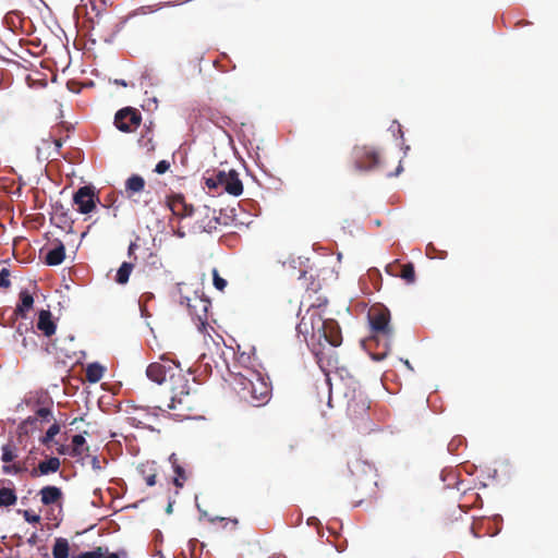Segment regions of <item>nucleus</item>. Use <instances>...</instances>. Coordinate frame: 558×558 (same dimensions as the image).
<instances>
[{
	"label": "nucleus",
	"instance_id": "5701e85b",
	"mask_svg": "<svg viewBox=\"0 0 558 558\" xmlns=\"http://www.w3.org/2000/svg\"><path fill=\"white\" fill-rule=\"evenodd\" d=\"M170 461L172 462L173 470H174V473H175V476L173 478V484L178 488H182L184 483H185V481L187 480V475L185 473V470L183 469V466L178 464V459L175 458L174 453L170 456Z\"/></svg>",
	"mask_w": 558,
	"mask_h": 558
},
{
	"label": "nucleus",
	"instance_id": "2f4dec72",
	"mask_svg": "<svg viewBox=\"0 0 558 558\" xmlns=\"http://www.w3.org/2000/svg\"><path fill=\"white\" fill-rule=\"evenodd\" d=\"M60 426L59 424L54 423L52 424L46 432V434L41 437L40 441L45 446H49V444L52 441L53 437L59 434Z\"/></svg>",
	"mask_w": 558,
	"mask_h": 558
},
{
	"label": "nucleus",
	"instance_id": "f704fd0d",
	"mask_svg": "<svg viewBox=\"0 0 558 558\" xmlns=\"http://www.w3.org/2000/svg\"><path fill=\"white\" fill-rule=\"evenodd\" d=\"M213 280L215 288L218 289L219 291H223L225 288L227 287V280L220 277L217 269L213 270Z\"/></svg>",
	"mask_w": 558,
	"mask_h": 558
},
{
	"label": "nucleus",
	"instance_id": "f3484780",
	"mask_svg": "<svg viewBox=\"0 0 558 558\" xmlns=\"http://www.w3.org/2000/svg\"><path fill=\"white\" fill-rule=\"evenodd\" d=\"M37 328L43 331L46 337H50L56 332V324L52 320L50 311L41 310L39 312Z\"/></svg>",
	"mask_w": 558,
	"mask_h": 558
},
{
	"label": "nucleus",
	"instance_id": "e433bc0d",
	"mask_svg": "<svg viewBox=\"0 0 558 558\" xmlns=\"http://www.w3.org/2000/svg\"><path fill=\"white\" fill-rule=\"evenodd\" d=\"M170 168V162L167 160L159 161L155 167V172L158 174L166 173Z\"/></svg>",
	"mask_w": 558,
	"mask_h": 558
},
{
	"label": "nucleus",
	"instance_id": "bb28decb",
	"mask_svg": "<svg viewBox=\"0 0 558 558\" xmlns=\"http://www.w3.org/2000/svg\"><path fill=\"white\" fill-rule=\"evenodd\" d=\"M107 549L101 546L96 547L92 551L81 553L78 555H73L71 558H120L117 554L111 553L106 556Z\"/></svg>",
	"mask_w": 558,
	"mask_h": 558
},
{
	"label": "nucleus",
	"instance_id": "aec40b11",
	"mask_svg": "<svg viewBox=\"0 0 558 558\" xmlns=\"http://www.w3.org/2000/svg\"><path fill=\"white\" fill-rule=\"evenodd\" d=\"M389 267L391 269L397 268V267L400 268L399 272H392V274L401 277L407 283L411 284V283L415 282V269H414V265L412 263H408V264H403V265L395 264V265H390Z\"/></svg>",
	"mask_w": 558,
	"mask_h": 558
},
{
	"label": "nucleus",
	"instance_id": "c9c22d12",
	"mask_svg": "<svg viewBox=\"0 0 558 558\" xmlns=\"http://www.w3.org/2000/svg\"><path fill=\"white\" fill-rule=\"evenodd\" d=\"M23 518L28 523H39V521H40V515L34 513L31 510H24L23 511Z\"/></svg>",
	"mask_w": 558,
	"mask_h": 558
},
{
	"label": "nucleus",
	"instance_id": "a878e982",
	"mask_svg": "<svg viewBox=\"0 0 558 558\" xmlns=\"http://www.w3.org/2000/svg\"><path fill=\"white\" fill-rule=\"evenodd\" d=\"M133 268H134L133 263L123 262L117 271L116 279H114L116 282L119 284H122V286L128 283Z\"/></svg>",
	"mask_w": 558,
	"mask_h": 558
},
{
	"label": "nucleus",
	"instance_id": "0eeeda50",
	"mask_svg": "<svg viewBox=\"0 0 558 558\" xmlns=\"http://www.w3.org/2000/svg\"><path fill=\"white\" fill-rule=\"evenodd\" d=\"M113 124L120 132L133 133L142 124V113L136 108L124 107L116 112Z\"/></svg>",
	"mask_w": 558,
	"mask_h": 558
},
{
	"label": "nucleus",
	"instance_id": "b1692460",
	"mask_svg": "<svg viewBox=\"0 0 558 558\" xmlns=\"http://www.w3.org/2000/svg\"><path fill=\"white\" fill-rule=\"evenodd\" d=\"M105 367L99 363H90L85 371L86 379L89 383H98L104 376Z\"/></svg>",
	"mask_w": 558,
	"mask_h": 558
},
{
	"label": "nucleus",
	"instance_id": "ddd939ff",
	"mask_svg": "<svg viewBox=\"0 0 558 558\" xmlns=\"http://www.w3.org/2000/svg\"><path fill=\"white\" fill-rule=\"evenodd\" d=\"M137 145L146 155H151L156 150L153 123H149V125H144L143 130L141 131V135L137 138Z\"/></svg>",
	"mask_w": 558,
	"mask_h": 558
},
{
	"label": "nucleus",
	"instance_id": "a18cd8bd",
	"mask_svg": "<svg viewBox=\"0 0 558 558\" xmlns=\"http://www.w3.org/2000/svg\"><path fill=\"white\" fill-rule=\"evenodd\" d=\"M36 538H37L36 534H33V535L27 539V543H28L29 545H34V544L36 543Z\"/></svg>",
	"mask_w": 558,
	"mask_h": 558
},
{
	"label": "nucleus",
	"instance_id": "39448f33",
	"mask_svg": "<svg viewBox=\"0 0 558 558\" xmlns=\"http://www.w3.org/2000/svg\"><path fill=\"white\" fill-rule=\"evenodd\" d=\"M204 180L205 185L210 191L221 190L232 196H240L243 193V183L240 180L238 171L234 169H230L229 171H207V175L204 177Z\"/></svg>",
	"mask_w": 558,
	"mask_h": 558
},
{
	"label": "nucleus",
	"instance_id": "412c9836",
	"mask_svg": "<svg viewBox=\"0 0 558 558\" xmlns=\"http://www.w3.org/2000/svg\"><path fill=\"white\" fill-rule=\"evenodd\" d=\"M145 187V180L138 174H132L125 181V192L129 197L135 193H141Z\"/></svg>",
	"mask_w": 558,
	"mask_h": 558
},
{
	"label": "nucleus",
	"instance_id": "f03ea898",
	"mask_svg": "<svg viewBox=\"0 0 558 558\" xmlns=\"http://www.w3.org/2000/svg\"><path fill=\"white\" fill-rule=\"evenodd\" d=\"M231 385L241 400L253 407H262L271 398V385L262 371L247 365H234Z\"/></svg>",
	"mask_w": 558,
	"mask_h": 558
},
{
	"label": "nucleus",
	"instance_id": "20e7f679",
	"mask_svg": "<svg viewBox=\"0 0 558 558\" xmlns=\"http://www.w3.org/2000/svg\"><path fill=\"white\" fill-rule=\"evenodd\" d=\"M368 319L374 333L373 339L368 342V348L374 342L379 345L383 341V348L378 352H371L372 360L380 362L387 357L391 349V339L393 336L392 328L390 327V312L384 306H373L368 312Z\"/></svg>",
	"mask_w": 558,
	"mask_h": 558
},
{
	"label": "nucleus",
	"instance_id": "423d86ee",
	"mask_svg": "<svg viewBox=\"0 0 558 558\" xmlns=\"http://www.w3.org/2000/svg\"><path fill=\"white\" fill-rule=\"evenodd\" d=\"M347 399V412L351 417H360L367 413L369 401L356 381L341 384L338 387Z\"/></svg>",
	"mask_w": 558,
	"mask_h": 558
},
{
	"label": "nucleus",
	"instance_id": "de8ad7c7",
	"mask_svg": "<svg viewBox=\"0 0 558 558\" xmlns=\"http://www.w3.org/2000/svg\"><path fill=\"white\" fill-rule=\"evenodd\" d=\"M13 15H16V14L14 12L8 13L7 16H5V20L9 21L10 19L13 17Z\"/></svg>",
	"mask_w": 558,
	"mask_h": 558
},
{
	"label": "nucleus",
	"instance_id": "79ce46f5",
	"mask_svg": "<svg viewBox=\"0 0 558 558\" xmlns=\"http://www.w3.org/2000/svg\"><path fill=\"white\" fill-rule=\"evenodd\" d=\"M49 140L54 144L57 151L62 147L61 138H52V136H50Z\"/></svg>",
	"mask_w": 558,
	"mask_h": 558
},
{
	"label": "nucleus",
	"instance_id": "c756f323",
	"mask_svg": "<svg viewBox=\"0 0 558 558\" xmlns=\"http://www.w3.org/2000/svg\"><path fill=\"white\" fill-rule=\"evenodd\" d=\"M298 280L300 281L301 286L303 288H305L306 290H308V289L316 290V288L318 286L316 283L313 272L308 271V270H300Z\"/></svg>",
	"mask_w": 558,
	"mask_h": 558
},
{
	"label": "nucleus",
	"instance_id": "49530a36",
	"mask_svg": "<svg viewBox=\"0 0 558 558\" xmlns=\"http://www.w3.org/2000/svg\"><path fill=\"white\" fill-rule=\"evenodd\" d=\"M58 452L60 454H64L65 453V447L64 446H61L60 448H58Z\"/></svg>",
	"mask_w": 558,
	"mask_h": 558
},
{
	"label": "nucleus",
	"instance_id": "7c9ffc66",
	"mask_svg": "<svg viewBox=\"0 0 558 558\" xmlns=\"http://www.w3.org/2000/svg\"><path fill=\"white\" fill-rule=\"evenodd\" d=\"M86 440L85 437L81 434L74 435L72 437V450L70 454L72 457H78L83 452V446L85 445Z\"/></svg>",
	"mask_w": 558,
	"mask_h": 558
},
{
	"label": "nucleus",
	"instance_id": "6e6552de",
	"mask_svg": "<svg viewBox=\"0 0 558 558\" xmlns=\"http://www.w3.org/2000/svg\"><path fill=\"white\" fill-rule=\"evenodd\" d=\"M352 155L355 169L357 170L368 171L379 166V153L373 147L355 146L353 148Z\"/></svg>",
	"mask_w": 558,
	"mask_h": 558
},
{
	"label": "nucleus",
	"instance_id": "8fccbe9b",
	"mask_svg": "<svg viewBox=\"0 0 558 558\" xmlns=\"http://www.w3.org/2000/svg\"><path fill=\"white\" fill-rule=\"evenodd\" d=\"M167 511H168V512H170V511H171V505H169V506H168Z\"/></svg>",
	"mask_w": 558,
	"mask_h": 558
},
{
	"label": "nucleus",
	"instance_id": "c03bdc74",
	"mask_svg": "<svg viewBox=\"0 0 558 558\" xmlns=\"http://www.w3.org/2000/svg\"><path fill=\"white\" fill-rule=\"evenodd\" d=\"M92 464H93V468H94V469H100L99 460L97 459V457H94V458H93V460H92Z\"/></svg>",
	"mask_w": 558,
	"mask_h": 558
},
{
	"label": "nucleus",
	"instance_id": "7ed1b4c3",
	"mask_svg": "<svg viewBox=\"0 0 558 558\" xmlns=\"http://www.w3.org/2000/svg\"><path fill=\"white\" fill-rule=\"evenodd\" d=\"M299 333L305 339L310 336L319 343L322 340L332 347H339L342 342V335L339 324L335 319H325L318 308H310L296 326Z\"/></svg>",
	"mask_w": 558,
	"mask_h": 558
},
{
	"label": "nucleus",
	"instance_id": "f8f14e48",
	"mask_svg": "<svg viewBox=\"0 0 558 558\" xmlns=\"http://www.w3.org/2000/svg\"><path fill=\"white\" fill-rule=\"evenodd\" d=\"M187 306L190 308V313L192 315H195L198 320L201 322V325L205 327L206 320H207V308L209 305V302L205 299H202L197 295H194L193 298H187Z\"/></svg>",
	"mask_w": 558,
	"mask_h": 558
},
{
	"label": "nucleus",
	"instance_id": "1a4fd4ad",
	"mask_svg": "<svg viewBox=\"0 0 558 558\" xmlns=\"http://www.w3.org/2000/svg\"><path fill=\"white\" fill-rule=\"evenodd\" d=\"M194 215L197 216L195 227L203 232H211L220 225V218L216 210L209 206H199L195 208Z\"/></svg>",
	"mask_w": 558,
	"mask_h": 558
},
{
	"label": "nucleus",
	"instance_id": "473e14b6",
	"mask_svg": "<svg viewBox=\"0 0 558 558\" xmlns=\"http://www.w3.org/2000/svg\"><path fill=\"white\" fill-rule=\"evenodd\" d=\"M16 332L21 336H23L22 343L25 348H35L36 341H35V332L33 330H26V335H23L22 329L19 327Z\"/></svg>",
	"mask_w": 558,
	"mask_h": 558
},
{
	"label": "nucleus",
	"instance_id": "f257e3e1",
	"mask_svg": "<svg viewBox=\"0 0 558 558\" xmlns=\"http://www.w3.org/2000/svg\"><path fill=\"white\" fill-rule=\"evenodd\" d=\"M146 375L158 385L163 386L168 401L157 405L159 410H172L174 415L187 418L198 405L197 391L190 383V374H184L180 363L162 355L160 362L150 363Z\"/></svg>",
	"mask_w": 558,
	"mask_h": 558
},
{
	"label": "nucleus",
	"instance_id": "a19ab883",
	"mask_svg": "<svg viewBox=\"0 0 558 558\" xmlns=\"http://www.w3.org/2000/svg\"><path fill=\"white\" fill-rule=\"evenodd\" d=\"M59 208L61 209L60 220L62 222H66L69 220L66 211L63 210V206L62 205H57L56 206V210H58Z\"/></svg>",
	"mask_w": 558,
	"mask_h": 558
},
{
	"label": "nucleus",
	"instance_id": "4c0bfd02",
	"mask_svg": "<svg viewBox=\"0 0 558 558\" xmlns=\"http://www.w3.org/2000/svg\"><path fill=\"white\" fill-rule=\"evenodd\" d=\"M13 474H20L25 472L27 469L24 463L15 462L12 464Z\"/></svg>",
	"mask_w": 558,
	"mask_h": 558
},
{
	"label": "nucleus",
	"instance_id": "9d476101",
	"mask_svg": "<svg viewBox=\"0 0 558 558\" xmlns=\"http://www.w3.org/2000/svg\"><path fill=\"white\" fill-rule=\"evenodd\" d=\"M99 201L95 194L94 187L85 185L81 186L73 195V203L77 206L80 214H89L96 207V202Z\"/></svg>",
	"mask_w": 558,
	"mask_h": 558
},
{
	"label": "nucleus",
	"instance_id": "9b49d317",
	"mask_svg": "<svg viewBox=\"0 0 558 558\" xmlns=\"http://www.w3.org/2000/svg\"><path fill=\"white\" fill-rule=\"evenodd\" d=\"M167 205L173 215L179 217H190L194 215L195 208L187 204L182 194H172L167 196Z\"/></svg>",
	"mask_w": 558,
	"mask_h": 558
},
{
	"label": "nucleus",
	"instance_id": "a211bd4d",
	"mask_svg": "<svg viewBox=\"0 0 558 558\" xmlns=\"http://www.w3.org/2000/svg\"><path fill=\"white\" fill-rule=\"evenodd\" d=\"M137 470L142 478L147 484V486L156 485L157 466L154 461H147L145 463L140 464Z\"/></svg>",
	"mask_w": 558,
	"mask_h": 558
},
{
	"label": "nucleus",
	"instance_id": "393cba45",
	"mask_svg": "<svg viewBox=\"0 0 558 558\" xmlns=\"http://www.w3.org/2000/svg\"><path fill=\"white\" fill-rule=\"evenodd\" d=\"M316 357H317V363H318L320 369L324 372V374L326 376V385L328 386V405L331 407L332 388H331L330 377H329L330 372L326 367L327 365H330V359L326 360L323 353H320V354L317 353Z\"/></svg>",
	"mask_w": 558,
	"mask_h": 558
},
{
	"label": "nucleus",
	"instance_id": "2eb2a0df",
	"mask_svg": "<svg viewBox=\"0 0 558 558\" xmlns=\"http://www.w3.org/2000/svg\"><path fill=\"white\" fill-rule=\"evenodd\" d=\"M60 465H61V462H60L59 458L50 457L49 459H47L45 461H40L38 463L37 468H34L31 471V476L32 477H37V476H40V475H47V474H50V473H56V472L59 471Z\"/></svg>",
	"mask_w": 558,
	"mask_h": 558
},
{
	"label": "nucleus",
	"instance_id": "72a5a7b5",
	"mask_svg": "<svg viewBox=\"0 0 558 558\" xmlns=\"http://www.w3.org/2000/svg\"><path fill=\"white\" fill-rule=\"evenodd\" d=\"M10 269L9 268H2L0 270V288L2 289H9L11 287V280H10Z\"/></svg>",
	"mask_w": 558,
	"mask_h": 558
},
{
	"label": "nucleus",
	"instance_id": "4be33fe9",
	"mask_svg": "<svg viewBox=\"0 0 558 558\" xmlns=\"http://www.w3.org/2000/svg\"><path fill=\"white\" fill-rule=\"evenodd\" d=\"M53 558H69L70 557V544L64 537H57L52 547Z\"/></svg>",
	"mask_w": 558,
	"mask_h": 558
},
{
	"label": "nucleus",
	"instance_id": "09e8293b",
	"mask_svg": "<svg viewBox=\"0 0 558 558\" xmlns=\"http://www.w3.org/2000/svg\"><path fill=\"white\" fill-rule=\"evenodd\" d=\"M120 84H121L122 86H126V84H125V82H124V81H120Z\"/></svg>",
	"mask_w": 558,
	"mask_h": 558
},
{
	"label": "nucleus",
	"instance_id": "58836bf2",
	"mask_svg": "<svg viewBox=\"0 0 558 558\" xmlns=\"http://www.w3.org/2000/svg\"><path fill=\"white\" fill-rule=\"evenodd\" d=\"M50 414H51V411H50V409H48V408H39V409L36 411V415H37L38 417H41V418H47Z\"/></svg>",
	"mask_w": 558,
	"mask_h": 558
},
{
	"label": "nucleus",
	"instance_id": "c85d7f7f",
	"mask_svg": "<svg viewBox=\"0 0 558 558\" xmlns=\"http://www.w3.org/2000/svg\"><path fill=\"white\" fill-rule=\"evenodd\" d=\"M17 497L12 488H0V507H10L16 504Z\"/></svg>",
	"mask_w": 558,
	"mask_h": 558
},
{
	"label": "nucleus",
	"instance_id": "4468645a",
	"mask_svg": "<svg viewBox=\"0 0 558 558\" xmlns=\"http://www.w3.org/2000/svg\"><path fill=\"white\" fill-rule=\"evenodd\" d=\"M40 501L44 506L58 505L61 507L63 493L61 488L52 485L44 486L39 490Z\"/></svg>",
	"mask_w": 558,
	"mask_h": 558
},
{
	"label": "nucleus",
	"instance_id": "ea45409f",
	"mask_svg": "<svg viewBox=\"0 0 558 558\" xmlns=\"http://www.w3.org/2000/svg\"><path fill=\"white\" fill-rule=\"evenodd\" d=\"M138 248V244L136 242H131L129 245L128 254L130 257H133L135 254V251Z\"/></svg>",
	"mask_w": 558,
	"mask_h": 558
},
{
	"label": "nucleus",
	"instance_id": "37998d69",
	"mask_svg": "<svg viewBox=\"0 0 558 558\" xmlns=\"http://www.w3.org/2000/svg\"><path fill=\"white\" fill-rule=\"evenodd\" d=\"M2 472L4 474H12L13 473L12 464L4 463V465L2 466Z\"/></svg>",
	"mask_w": 558,
	"mask_h": 558
},
{
	"label": "nucleus",
	"instance_id": "dca6fc26",
	"mask_svg": "<svg viewBox=\"0 0 558 558\" xmlns=\"http://www.w3.org/2000/svg\"><path fill=\"white\" fill-rule=\"evenodd\" d=\"M34 298L27 290H22L19 294V303L14 308V315L20 318H26L27 313L33 308Z\"/></svg>",
	"mask_w": 558,
	"mask_h": 558
},
{
	"label": "nucleus",
	"instance_id": "cd10ccee",
	"mask_svg": "<svg viewBox=\"0 0 558 558\" xmlns=\"http://www.w3.org/2000/svg\"><path fill=\"white\" fill-rule=\"evenodd\" d=\"M2 454L1 460L4 463L13 462L17 458V447L13 441L4 444L1 448Z\"/></svg>",
	"mask_w": 558,
	"mask_h": 558
},
{
	"label": "nucleus",
	"instance_id": "6ab92c4d",
	"mask_svg": "<svg viewBox=\"0 0 558 558\" xmlns=\"http://www.w3.org/2000/svg\"><path fill=\"white\" fill-rule=\"evenodd\" d=\"M65 258V247L61 241H58L54 247L48 251L45 262L49 266L60 265Z\"/></svg>",
	"mask_w": 558,
	"mask_h": 558
}]
</instances>
